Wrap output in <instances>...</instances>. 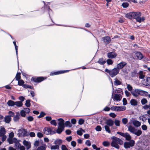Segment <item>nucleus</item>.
Masks as SVG:
<instances>
[{"instance_id": "obj_1", "label": "nucleus", "mask_w": 150, "mask_h": 150, "mask_svg": "<svg viewBox=\"0 0 150 150\" xmlns=\"http://www.w3.org/2000/svg\"><path fill=\"white\" fill-rule=\"evenodd\" d=\"M111 139L112 140L111 143V146L116 149H118L120 148L118 144L122 145L123 143V141L121 139L116 137L113 136L111 137Z\"/></svg>"}, {"instance_id": "obj_2", "label": "nucleus", "mask_w": 150, "mask_h": 150, "mask_svg": "<svg viewBox=\"0 0 150 150\" xmlns=\"http://www.w3.org/2000/svg\"><path fill=\"white\" fill-rule=\"evenodd\" d=\"M57 120L59 121L58 127L56 130V132L59 134H60L64 129V120L62 118L58 119Z\"/></svg>"}, {"instance_id": "obj_3", "label": "nucleus", "mask_w": 150, "mask_h": 150, "mask_svg": "<svg viewBox=\"0 0 150 150\" xmlns=\"http://www.w3.org/2000/svg\"><path fill=\"white\" fill-rule=\"evenodd\" d=\"M120 70L116 68H114L111 70L105 69V71L108 73L111 77H113L117 75L119 73Z\"/></svg>"}, {"instance_id": "obj_4", "label": "nucleus", "mask_w": 150, "mask_h": 150, "mask_svg": "<svg viewBox=\"0 0 150 150\" xmlns=\"http://www.w3.org/2000/svg\"><path fill=\"white\" fill-rule=\"evenodd\" d=\"M7 141L10 144L14 143L16 147L20 146V143H19L18 140H17L15 138H8L7 139Z\"/></svg>"}, {"instance_id": "obj_5", "label": "nucleus", "mask_w": 150, "mask_h": 150, "mask_svg": "<svg viewBox=\"0 0 150 150\" xmlns=\"http://www.w3.org/2000/svg\"><path fill=\"white\" fill-rule=\"evenodd\" d=\"M117 93H119V94H115L113 100H116L117 101H120L121 100L122 96L121 95V93L122 94V91L120 89L119 90H117Z\"/></svg>"}, {"instance_id": "obj_6", "label": "nucleus", "mask_w": 150, "mask_h": 150, "mask_svg": "<svg viewBox=\"0 0 150 150\" xmlns=\"http://www.w3.org/2000/svg\"><path fill=\"white\" fill-rule=\"evenodd\" d=\"M53 129V127H45L43 130V132L46 135H49V134H54L55 132L52 131Z\"/></svg>"}, {"instance_id": "obj_7", "label": "nucleus", "mask_w": 150, "mask_h": 150, "mask_svg": "<svg viewBox=\"0 0 150 150\" xmlns=\"http://www.w3.org/2000/svg\"><path fill=\"white\" fill-rule=\"evenodd\" d=\"M135 142L133 140H131L128 142H125L124 144V147L125 148H130L133 147L134 145Z\"/></svg>"}, {"instance_id": "obj_8", "label": "nucleus", "mask_w": 150, "mask_h": 150, "mask_svg": "<svg viewBox=\"0 0 150 150\" xmlns=\"http://www.w3.org/2000/svg\"><path fill=\"white\" fill-rule=\"evenodd\" d=\"M117 133L125 138L126 139L127 141H130L131 140V139L132 138L131 137L128 133L126 132L123 133L119 132H117Z\"/></svg>"}, {"instance_id": "obj_9", "label": "nucleus", "mask_w": 150, "mask_h": 150, "mask_svg": "<svg viewBox=\"0 0 150 150\" xmlns=\"http://www.w3.org/2000/svg\"><path fill=\"white\" fill-rule=\"evenodd\" d=\"M126 109V107L124 106H114L111 107V110L116 111H122L125 110Z\"/></svg>"}, {"instance_id": "obj_10", "label": "nucleus", "mask_w": 150, "mask_h": 150, "mask_svg": "<svg viewBox=\"0 0 150 150\" xmlns=\"http://www.w3.org/2000/svg\"><path fill=\"white\" fill-rule=\"evenodd\" d=\"M137 14V12H130L126 14L125 17L129 19L135 18Z\"/></svg>"}, {"instance_id": "obj_11", "label": "nucleus", "mask_w": 150, "mask_h": 150, "mask_svg": "<svg viewBox=\"0 0 150 150\" xmlns=\"http://www.w3.org/2000/svg\"><path fill=\"white\" fill-rule=\"evenodd\" d=\"M137 14L135 18L136 19L137 21L141 23L142 21H144L145 19V18L144 17H141V13L140 12H137Z\"/></svg>"}, {"instance_id": "obj_12", "label": "nucleus", "mask_w": 150, "mask_h": 150, "mask_svg": "<svg viewBox=\"0 0 150 150\" xmlns=\"http://www.w3.org/2000/svg\"><path fill=\"white\" fill-rule=\"evenodd\" d=\"M135 54L137 57V59L139 60L143 59L144 60H145L146 59V57L144 56L140 52H136L135 53Z\"/></svg>"}, {"instance_id": "obj_13", "label": "nucleus", "mask_w": 150, "mask_h": 150, "mask_svg": "<svg viewBox=\"0 0 150 150\" xmlns=\"http://www.w3.org/2000/svg\"><path fill=\"white\" fill-rule=\"evenodd\" d=\"M107 57L109 58L113 59L115 58L117 54L114 52H110L107 53Z\"/></svg>"}, {"instance_id": "obj_14", "label": "nucleus", "mask_w": 150, "mask_h": 150, "mask_svg": "<svg viewBox=\"0 0 150 150\" xmlns=\"http://www.w3.org/2000/svg\"><path fill=\"white\" fill-rule=\"evenodd\" d=\"M126 64V62L122 61L117 64V68H118L119 70H120V69L123 68Z\"/></svg>"}, {"instance_id": "obj_15", "label": "nucleus", "mask_w": 150, "mask_h": 150, "mask_svg": "<svg viewBox=\"0 0 150 150\" xmlns=\"http://www.w3.org/2000/svg\"><path fill=\"white\" fill-rule=\"evenodd\" d=\"M23 144L26 147L27 150L30 148L31 147L30 143L26 140H24L23 142Z\"/></svg>"}, {"instance_id": "obj_16", "label": "nucleus", "mask_w": 150, "mask_h": 150, "mask_svg": "<svg viewBox=\"0 0 150 150\" xmlns=\"http://www.w3.org/2000/svg\"><path fill=\"white\" fill-rule=\"evenodd\" d=\"M128 130L131 133L134 134L135 132L137 131V130L133 127L129 125L128 127Z\"/></svg>"}, {"instance_id": "obj_17", "label": "nucleus", "mask_w": 150, "mask_h": 150, "mask_svg": "<svg viewBox=\"0 0 150 150\" xmlns=\"http://www.w3.org/2000/svg\"><path fill=\"white\" fill-rule=\"evenodd\" d=\"M11 118L10 117V116L8 115L4 117V121L6 123H9L11 121Z\"/></svg>"}, {"instance_id": "obj_18", "label": "nucleus", "mask_w": 150, "mask_h": 150, "mask_svg": "<svg viewBox=\"0 0 150 150\" xmlns=\"http://www.w3.org/2000/svg\"><path fill=\"white\" fill-rule=\"evenodd\" d=\"M6 132L5 128L2 126H1L0 127V137L5 135Z\"/></svg>"}, {"instance_id": "obj_19", "label": "nucleus", "mask_w": 150, "mask_h": 150, "mask_svg": "<svg viewBox=\"0 0 150 150\" xmlns=\"http://www.w3.org/2000/svg\"><path fill=\"white\" fill-rule=\"evenodd\" d=\"M132 123L133 125L136 127H139L141 125V122L137 120H134L132 121Z\"/></svg>"}, {"instance_id": "obj_20", "label": "nucleus", "mask_w": 150, "mask_h": 150, "mask_svg": "<svg viewBox=\"0 0 150 150\" xmlns=\"http://www.w3.org/2000/svg\"><path fill=\"white\" fill-rule=\"evenodd\" d=\"M103 40L104 42L106 43L107 44L109 43L111 41L110 38L108 36L103 37Z\"/></svg>"}, {"instance_id": "obj_21", "label": "nucleus", "mask_w": 150, "mask_h": 150, "mask_svg": "<svg viewBox=\"0 0 150 150\" xmlns=\"http://www.w3.org/2000/svg\"><path fill=\"white\" fill-rule=\"evenodd\" d=\"M114 122L111 119H108L106 121V123L107 125L110 126H112Z\"/></svg>"}, {"instance_id": "obj_22", "label": "nucleus", "mask_w": 150, "mask_h": 150, "mask_svg": "<svg viewBox=\"0 0 150 150\" xmlns=\"http://www.w3.org/2000/svg\"><path fill=\"white\" fill-rule=\"evenodd\" d=\"M115 81L114 82V84L115 86H117L122 84V81L121 80H119L116 78L114 79Z\"/></svg>"}, {"instance_id": "obj_23", "label": "nucleus", "mask_w": 150, "mask_h": 150, "mask_svg": "<svg viewBox=\"0 0 150 150\" xmlns=\"http://www.w3.org/2000/svg\"><path fill=\"white\" fill-rule=\"evenodd\" d=\"M140 91L139 95L144 96H148V93L147 92L141 89H140Z\"/></svg>"}, {"instance_id": "obj_24", "label": "nucleus", "mask_w": 150, "mask_h": 150, "mask_svg": "<svg viewBox=\"0 0 150 150\" xmlns=\"http://www.w3.org/2000/svg\"><path fill=\"white\" fill-rule=\"evenodd\" d=\"M69 71L68 70L64 71H58L57 72H54V73H52L50 74V75H56L59 74H61L64 73L65 72H68Z\"/></svg>"}, {"instance_id": "obj_25", "label": "nucleus", "mask_w": 150, "mask_h": 150, "mask_svg": "<svg viewBox=\"0 0 150 150\" xmlns=\"http://www.w3.org/2000/svg\"><path fill=\"white\" fill-rule=\"evenodd\" d=\"M15 102H14L12 100H9L7 103V105L10 106H14L15 104Z\"/></svg>"}, {"instance_id": "obj_26", "label": "nucleus", "mask_w": 150, "mask_h": 150, "mask_svg": "<svg viewBox=\"0 0 150 150\" xmlns=\"http://www.w3.org/2000/svg\"><path fill=\"white\" fill-rule=\"evenodd\" d=\"M44 80V79L42 77H39L34 79V81L35 82H40Z\"/></svg>"}, {"instance_id": "obj_27", "label": "nucleus", "mask_w": 150, "mask_h": 150, "mask_svg": "<svg viewBox=\"0 0 150 150\" xmlns=\"http://www.w3.org/2000/svg\"><path fill=\"white\" fill-rule=\"evenodd\" d=\"M130 103L133 106L136 105L137 104V101L134 99L131 100L130 101Z\"/></svg>"}, {"instance_id": "obj_28", "label": "nucleus", "mask_w": 150, "mask_h": 150, "mask_svg": "<svg viewBox=\"0 0 150 150\" xmlns=\"http://www.w3.org/2000/svg\"><path fill=\"white\" fill-rule=\"evenodd\" d=\"M98 62L101 65H103L105 63L106 61L103 58H101L99 59Z\"/></svg>"}, {"instance_id": "obj_29", "label": "nucleus", "mask_w": 150, "mask_h": 150, "mask_svg": "<svg viewBox=\"0 0 150 150\" xmlns=\"http://www.w3.org/2000/svg\"><path fill=\"white\" fill-rule=\"evenodd\" d=\"M15 106L16 105L18 107H21L22 106L23 104L21 101H16L15 102Z\"/></svg>"}, {"instance_id": "obj_30", "label": "nucleus", "mask_w": 150, "mask_h": 150, "mask_svg": "<svg viewBox=\"0 0 150 150\" xmlns=\"http://www.w3.org/2000/svg\"><path fill=\"white\" fill-rule=\"evenodd\" d=\"M62 143V140L60 139H57L55 140L54 142V144L56 145L61 144Z\"/></svg>"}, {"instance_id": "obj_31", "label": "nucleus", "mask_w": 150, "mask_h": 150, "mask_svg": "<svg viewBox=\"0 0 150 150\" xmlns=\"http://www.w3.org/2000/svg\"><path fill=\"white\" fill-rule=\"evenodd\" d=\"M46 148V146L45 144H44L38 148V150H45Z\"/></svg>"}, {"instance_id": "obj_32", "label": "nucleus", "mask_w": 150, "mask_h": 150, "mask_svg": "<svg viewBox=\"0 0 150 150\" xmlns=\"http://www.w3.org/2000/svg\"><path fill=\"white\" fill-rule=\"evenodd\" d=\"M103 145L107 147L110 145V142L108 141H104L103 142Z\"/></svg>"}, {"instance_id": "obj_33", "label": "nucleus", "mask_w": 150, "mask_h": 150, "mask_svg": "<svg viewBox=\"0 0 150 150\" xmlns=\"http://www.w3.org/2000/svg\"><path fill=\"white\" fill-rule=\"evenodd\" d=\"M106 62L108 65H112L113 63V61L111 59H108L107 60Z\"/></svg>"}, {"instance_id": "obj_34", "label": "nucleus", "mask_w": 150, "mask_h": 150, "mask_svg": "<svg viewBox=\"0 0 150 150\" xmlns=\"http://www.w3.org/2000/svg\"><path fill=\"white\" fill-rule=\"evenodd\" d=\"M142 133V132L141 130L140 129L138 130L137 132L136 131L134 133V134L137 135V136H139Z\"/></svg>"}, {"instance_id": "obj_35", "label": "nucleus", "mask_w": 150, "mask_h": 150, "mask_svg": "<svg viewBox=\"0 0 150 150\" xmlns=\"http://www.w3.org/2000/svg\"><path fill=\"white\" fill-rule=\"evenodd\" d=\"M104 128L105 130L109 133H111V131L109 127L107 125H105L104 126Z\"/></svg>"}, {"instance_id": "obj_36", "label": "nucleus", "mask_w": 150, "mask_h": 150, "mask_svg": "<svg viewBox=\"0 0 150 150\" xmlns=\"http://www.w3.org/2000/svg\"><path fill=\"white\" fill-rule=\"evenodd\" d=\"M145 85L147 86H150V77L147 78L146 80V83Z\"/></svg>"}, {"instance_id": "obj_37", "label": "nucleus", "mask_w": 150, "mask_h": 150, "mask_svg": "<svg viewBox=\"0 0 150 150\" xmlns=\"http://www.w3.org/2000/svg\"><path fill=\"white\" fill-rule=\"evenodd\" d=\"M148 101L146 99L143 98L141 100V103L142 105H144L147 103Z\"/></svg>"}, {"instance_id": "obj_38", "label": "nucleus", "mask_w": 150, "mask_h": 150, "mask_svg": "<svg viewBox=\"0 0 150 150\" xmlns=\"http://www.w3.org/2000/svg\"><path fill=\"white\" fill-rule=\"evenodd\" d=\"M21 73H18L16 76L15 79L16 80L18 81L21 79Z\"/></svg>"}, {"instance_id": "obj_39", "label": "nucleus", "mask_w": 150, "mask_h": 150, "mask_svg": "<svg viewBox=\"0 0 150 150\" xmlns=\"http://www.w3.org/2000/svg\"><path fill=\"white\" fill-rule=\"evenodd\" d=\"M59 148V146L58 145L52 146L51 147L50 149L52 150H55L58 149Z\"/></svg>"}, {"instance_id": "obj_40", "label": "nucleus", "mask_w": 150, "mask_h": 150, "mask_svg": "<svg viewBox=\"0 0 150 150\" xmlns=\"http://www.w3.org/2000/svg\"><path fill=\"white\" fill-rule=\"evenodd\" d=\"M64 124L66 127H71L72 126V125L71 124L70 122L69 121H67L66 122L64 123Z\"/></svg>"}, {"instance_id": "obj_41", "label": "nucleus", "mask_w": 150, "mask_h": 150, "mask_svg": "<svg viewBox=\"0 0 150 150\" xmlns=\"http://www.w3.org/2000/svg\"><path fill=\"white\" fill-rule=\"evenodd\" d=\"M139 78L140 79H142L144 78V76L143 74V72L142 71H139Z\"/></svg>"}, {"instance_id": "obj_42", "label": "nucleus", "mask_w": 150, "mask_h": 150, "mask_svg": "<svg viewBox=\"0 0 150 150\" xmlns=\"http://www.w3.org/2000/svg\"><path fill=\"white\" fill-rule=\"evenodd\" d=\"M25 105L27 107H29L30 105V100H28L26 101Z\"/></svg>"}, {"instance_id": "obj_43", "label": "nucleus", "mask_w": 150, "mask_h": 150, "mask_svg": "<svg viewBox=\"0 0 150 150\" xmlns=\"http://www.w3.org/2000/svg\"><path fill=\"white\" fill-rule=\"evenodd\" d=\"M122 122L124 125L126 124L128 122V120L126 118H123L122 120Z\"/></svg>"}, {"instance_id": "obj_44", "label": "nucleus", "mask_w": 150, "mask_h": 150, "mask_svg": "<svg viewBox=\"0 0 150 150\" xmlns=\"http://www.w3.org/2000/svg\"><path fill=\"white\" fill-rule=\"evenodd\" d=\"M19 119V115H17L13 117V120L15 122H17Z\"/></svg>"}, {"instance_id": "obj_45", "label": "nucleus", "mask_w": 150, "mask_h": 150, "mask_svg": "<svg viewBox=\"0 0 150 150\" xmlns=\"http://www.w3.org/2000/svg\"><path fill=\"white\" fill-rule=\"evenodd\" d=\"M114 123L117 126H120V121L118 120H115Z\"/></svg>"}, {"instance_id": "obj_46", "label": "nucleus", "mask_w": 150, "mask_h": 150, "mask_svg": "<svg viewBox=\"0 0 150 150\" xmlns=\"http://www.w3.org/2000/svg\"><path fill=\"white\" fill-rule=\"evenodd\" d=\"M25 132V129H19L18 130V134L20 135H23V132Z\"/></svg>"}, {"instance_id": "obj_47", "label": "nucleus", "mask_w": 150, "mask_h": 150, "mask_svg": "<svg viewBox=\"0 0 150 150\" xmlns=\"http://www.w3.org/2000/svg\"><path fill=\"white\" fill-rule=\"evenodd\" d=\"M122 6L123 8H126L129 6V4L127 2L123 3L122 4Z\"/></svg>"}, {"instance_id": "obj_48", "label": "nucleus", "mask_w": 150, "mask_h": 150, "mask_svg": "<svg viewBox=\"0 0 150 150\" xmlns=\"http://www.w3.org/2000/svg\"><path fill=\"white\" fill-rule=\"evenodd\" d=\"M18 81V85L20 86H23V85L24 83L23 81L21 79H20Z\"/></svg>"}, {"instance_id": "obj_49", "label": "nucleus", "mask_w": 150, "mask_h": 150, "mask_svg": "<svg viewBox=\"0 0 150 150\" xmlns=\"http://www.w3.org/2000/svg\"><path fill=\"white\" fill-rule=\"evenodd\" d=\"M16 148H17L18 149H19L20 150H25V148L24 146H21L20 144V146H17Z\"/></svg>"}, {"instance_id": "obj_50", "label": "nucleus", "mask_w": 150, "mask_h": 150, "mask_svg": "<svg viewBox=\"0 0 150 150\" xmlns=\"http://www.w3.org/2000/svg\"><path fill=\"white\" fill-rule=\"evenodd\" d=\"M21 115L22 117H25L26 115V113L24 111V110H21L20 112Z\"/></svg>"}, {"instance_id": "obj_51", "label": "nucleus", "mask_w": 150, "mask_h": 150, "mask_svg": "<svg viewBox=\"0 0 150 150\" xmlns=\"http://www.w3.org/2000/svg\"><path fill=\"white\" fill-rule=\"evenodd\" d=\"M50 123L51 125H53L55 126H56L57 125V123L56 122L55 120H52L50 122Z\"/></svg>"}, {"instance_id": "obj_52", "label": "nucleus", "mask_w": 150, "mask_h": 150, "mask_svg": "<svg viewBox=\"0 0 150 150\" xmlns=\"http://www.w3.org/2000/svg\"><path fill=\"white\" fill-rule=\"evenodd\" d=\"M14 136V134L13 132L10 133L9 134V137L8 138H12Z\"/></svg>"}, {"instance_id": "obj_53", "label": "nucleus", "mask_w": 150, "mask_h": 150, "mask_svg": "<svg viewBox=\"0 0 150 150\" xmlns=\"http://www.w3.org/2000/svg\"><path fill=\"white\" fill-rule=\"evenodd\" d=\"M23 110L26 113H28L30 112V110L28 108H24Z\"/></svg>"}, {"instance_id": "obj_54", "label": "nucleus", "mask_w": 150, "mask_h": 150, "mask_svg": "<svg viewBox=\"0 0 150 150\" xmlns=\"http://www.w3.org/2000/svg\"><path fill=\"white\" fill-rule=\"evenodd\" d=\"M8 114H9V115H7L10 116V117L11 118V117L14 116V112H12L11 111H10L9 112Z\"/></svg>"}, {"instance_id": "obj_55", "label": "nucleus", "mask_w": 150, "mask_h": 150, "mask_svg": "<svg viewBox=\"0 0 150 150\" xmlns=\"http://www.w3.org/2000/svg\"><path fill=\"white\" fill-rule=\"evenodd\" d=\"M96 130L97 131H100L101 130V127L100 126H97L95 128Z\"/></svg>"}, {"instance_id": "obj_56", "label": "nucleus", "mask_w": 150, "mask_h": 150, "mask_svg": "<svg viewBox=\"0 0 150 150\" xmlns=\"http://www.w3.org/2000/svg\"><path fill=\"white\" fill-rule=\"evenodd\" d=\"M84 122V121L82 119H80L79 120L78 123L79 125H81Z\"/></svg>"}, {"instance_id": "obj_57", "label": "nucleus", "mask_w": 150, "mask_h": 150, "mask_svg": "<svg viewBox=\"0 0 150 150\" xmlns=\"http://www.w3.org/2000/svg\"><path fill=\"white\" fill-rule=\"evenodd\" d=\"M142 129L143 130H146L147 129V127L146 125H143L142 126Z\"/></svg>"}, {"instance_id": "obj_58", "label": "nucleus", "mask_w": 150, "mask_h": 150, "mask_svg": "<svg viewBox=\"0 0 150 150\" xmlns=\"http://www.w3.org/2000/svg\"><path fill=\"white\" fill-rule=\"evenodd\" d=\"M62 150H68L66 146L64 145H62L61 146Z\"/></svg>"}, {"instance_id": "obj_59", "label": "nucleus", "mask_w": 150, "mask_h": 150, "mask_svg": "<svg viewBox=\"0 0 150 150\" xmlns=\"http://www.w3.org/2000/svg\"><path fill=\"white\" fill-rule=\"evenodd\" d=\"M127 88L128 90L129 91H131L132 89V87L129 84L127 85Z\"/></svg>"}, {"instance_id": "obj_60", "label": "nucleus", "mask_w": 150, "mask_h": 150, "mask_svg": "<svg viewBox=\"0 0 150 150\" xmlns=\"http://www.w3.org/2000/svg\"><path fill=\"white\" fill-rule=\"evenodd\" d=\"M143 108L145 110L149 109V105H145L143 106Z\"/></svg>"}, {"instance_id": "obj_61", "label": "nucleus", "mask_w": 150, "mask_h": 150, "mask_svg": "<svg viewBox=\"0 0 150 150\" xmlns=\"http://www.w3.org/2000/svg\"><path fill=\"white\" fill-rule=\"evenodd\" d=\"M77 133L80 136H81L83 134V133L82 132L80 128L79 130L77 131Z\"/></svg>"}, {"instance_id": "obj_62", "label": "nucleus", "mask_w": 150, "mask_h": 150, "mask_svg": "<svg viewBox=\"0 0 150 150\" xmlns=\"http://www.w3.org/2000/svg\"><path fill=\"white\" fill-rule=\"evenodd\" d=\"M131 93L132 95L135 97H137L138 96H139L138 94H137L136 93H135V91H132Z\"/></svg>"}, {"instance_id": "obj_63", "label": "nucleus", "mask_w": 150, "mask_h": 150, "mask_svg": "<svg viewBox=\"0 0 150 150\" xmlns=\"http://www.w3.org/2000/svg\"><path fill=\"white\" fill-rule=\"evenodd\" d=\"M85 144L88 146H90L91 145V143L89 140H87Z\"/></svg>"}, {"instance_id": "obj_64", "label": "nucleus", "mask_w": 150, "mask_h": 150, "mask_svg": "<svg viewBox=\"0 0 150 150\" xmlns=\"http://www.w3.org/2000/svg\"><path fill=\"white\" fill-rule=\"evenodd\" d=\"M122 101L123 102V105H125L127 104V100L125 98H123Z\"/></svg>"}]
</instances>
